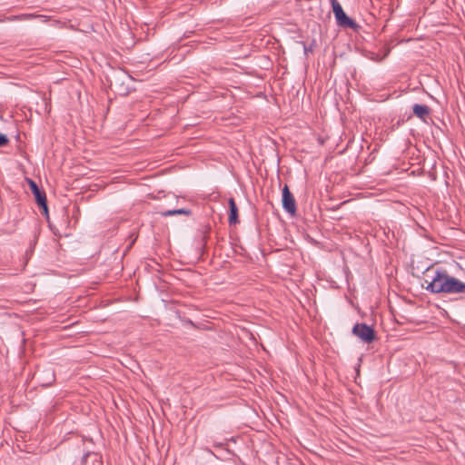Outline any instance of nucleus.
Here are the masks:
<instances>
[{
	"label": "nucleus",
	"instance_id": "f257e3e1",
	"mask_svg": "<svg viewBox=\"0 0 465 465\" xmlns=\"http://www.w3.org/2000/svg\"><path fill=\"white\" fill-rule=\"evenodd\" d=\"M427 289L436 293H465V283L446 272H437Z\"/></svg>",
	"mask_w": 465,
	"mask_h": 465
},
{
	"label": "nucleus",
	"instance_id": "f03ea898",
	"mask_svg": "<svg viewBox=\"0 0 465 465\" xmlns=\"http://www.w3.org/2000/svg\"><path fill=\"white\" fill-rule=\"evenodd\" d=\"M352 333L366 343H371L376 339L374 330L365 323L355 324Z\"/></svg>",
	"mask_w": 465,
	"mask_h": 465
},
{
	"label": "nucleus",
	"instance_id": "7ed1b4c3",
	"mask_svg": "<svg viewBox=\"0 0 465 465\" xmlns=\"http://www.w3.org/2000/svg\"><path fill=\"white\" fill-rule=\"evenodd\" d=\"M331 5L333 14L339 25L350 28H353L355 26V23L346 15L341 5L337 0H331Z\"/></svg>",
	"mask_w": 465,
	"mask_h": 465
},
{
	"label": "nucleus",
	"instance_id": "20e7f679",
	"mask_svg": "<svg viewBox=\"0 0 465 465\" xmlns=\"http://www.w3.org/2000/svg\"><path fill=\"white\" fill-rule=\"evenodd\" d=\"M282 203L283 209L291 215L296 213V203L293 195L291 193L288 185L282 188Z\"/></svg>",
	"mask_w": 465,
	"mask_h": 465
},
{
	"label": "nucleus",
	"instance_id": "39448f33",
	"mask_svg": "<svg viewBox=\"0 0 465 465\" xmlns=\"http://www.w3.org/2000/svg\"><path fill=\"white\" fill-rule=\"evenodd\" d=\"M29 185H30V189H31L32 193H34V195L35 197L36 203L39 204V206H41L43 208L44 213L45 214H47L48 210H47L46 197H45V193L40 191V189L38 188V186L36 185V183L34 181L30 180Z\"/></svg>",
	"mask_w": 465,
	"mask_h": 465
},
{
	"label": "nucleus",
	"instance_id": "423d86ee",
	"mask_svg": "<svg viewBox=\"0 0 465 465\" xmlns=\"http://www.w3.org/2000/svg\"><path fill=\"white\" fill-rule=\"evenodd\" d=\"M229 207H230V214H229V223L230 224H236L239 223L238 220V208L233 198L229 199Z\"/></svg>",
	"mask_w": 465,
	"mask_h": 465
},
{
	"label": "nucleus",
	"instance_id": "0eeeda50",
	"mask_svg": "<svg viewBox=\"0 0 465 465\" xmlns=\"http://www.w3.org/2000/svg\"><path fill=\"white\" fill-rule=\"evenodd\" d=\"M413 113L416 116L421 119H425L430 113V108L427 105L423 104H415L413 106Z\"/></svg>",
	"mask_w": 465,
	"mask_h": 465
},
{
	"label": "nucleus",
	"instance_id": "6e6552de",
	"mask_svg": "<svg viewBox=\"0 0 465 465\" xmlns=\"http://www.w3.org/2000/svg\"><path fill=\"white\" fill-rule=\"evenodd\" d=\"M176 214L189 215L190 211L186 210V209H175V210H171V211L162 213V215H163V216H172V215H176Z\"/></svg>",
	"mask_w": 465,
	"mask_h": 465
},
{
	"label": "nucleus",
	"instance_id": "1a4fd4ad",
	"mask_svg": "<svg viewBox=\"0 0 465 465\" xmlns=\"http://www.w3.org/2000/svg\"><path fill=\"white\" fill-rule=\"evenodd\" d=\"M8 143V138L5 134H0V147L5 146Z\"/></svg>",
	"mask_w": 465,
	"mask_h": 465
}]
</instances>
